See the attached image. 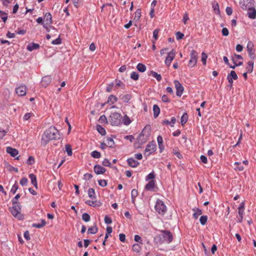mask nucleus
<instances>
[{"label":"nucleus","instance_id":"36","mask_svg":"<svg viewBox=\"0 0 256 256\" xmlns=\"http://www.w3.org/2000/svg\"><path fill=\"white\" fill-rule=\"evenodd\" d=\"M132 121L130 118L127 116L125 115L122 119V123L128 126L131 123Z\"/></svg>","mask_w":256,"mask_h":256},{"label":"nucleus","instance_id":"3","mask_svg":"<svg viewBox=\"0 0 256 256\" xmlns=\"http://www.w3.org/2000/svg\"><path fill=\"white\" fill-rule=\"evenodd\" d=\"M12 206L10 208V212L13 216L18 218L19 219L22 218V216L20 214L21 206L17 201L12 200Z\"/></svg>","mask_w":256,"mask_h":256},{"label":"nucleus","instance_id":"23","mask_svg":"<svg viewBox=\"0 0 256 256\" xmlns=\"http://www.w3.org/2000/svg\"><path fill=\"white\" fill-rule=\"evenodd\" d=\"M160 108L159 106L157 104H154L153 106V112H154V118H156L160 113Z\"/></svg>","mask_w":256,"mask_h":256},{"label":"nucleus","instance_id":"50","mask_svg":"<svg viewBox=\"0 0 256 256\" xmlns=\"http://www.w3.org/2000/svg\"><path fill=\"white\" fill-rule=\"evenodd\" d=\"M130 78L134 80H137L139 78V74L136 72H133L130 74Z\"/></svg>","mask_w":256,"mask_h":256},{"label":"nucleus","instance_id":"25","mask_svg":"<svg viewBox=\"0 0 256 256\" xmlns=\"http://www.w3.org/2000/svg\"><path fill=\"white\" fill-rule=\"evenodd\" d=\"M29 178L30 179L32 184L37 188L38 184L36 176L34 174H31L29 175Z\"/></svg>","mask_w":256,"mask_h":256},{"label":"nucleus","instance_id":"61","mask_svg":"<svg viewBox=\"0 0 256 256\" xmlns=\"http://www.w3.org/2000/svg\"><path fill=\"white\" fill-rule=\"evenodd\" d=\"M159 30V29L156 28L153 32V37L155 40H157L158 39V34Z\"/></svg>","mask_w":256,"mask_h":256},{"label":"nucleus","instance_id":"45","mask_svg":"<svg viewBox=\"0 0 256 256\" xmlns=\"http://www.w3.org/2000/svg\"><path fill=\"white\" fill-rule=\"evenodd\" d=\"M208 216H200V223L202 225L204 226L206 224V222L208 220Z\"/></svg>","mask_w":256,"mask_h":256},{"label":"nucleus","instance_id":"52","mask_svg":"<svg viewBox=\"0 0 256 256\" xmlns=\"http://www.w3.org/2000/svg\"><path fill=\"white\" fill-rule=\"evenodd\" d=\"M172 152L179 159H180L182 158V154H180V152L178 151V150L174 148L173 149Z\"/></svg>","mask_w":256,"mask_h":256},{"label":"nucleus","instance_id":"10","mask_svg":"<svg viewBox=\"0 0 256 256\" xmlns=\"http://www.w3.org/2000/svg\"><path fill=\"white\" fill-rule=\"evenodd\" d=\"M174 84L176 88V94L178 96H181L182 95L184 88L182 84L178 80H174Z\"/></svg>","mask_w":256,"mask_h":256},{"label":"nucleus","instance_id":"59","mask_svg":"<svg viewBox=\"0 0 256 256\" xmlns=\"http://www.w3.org/2000/svg\"><path fill=\"white\" fill-rule=\"evenodd\" d=\"M138 191L136 189H133L131 192V198H136L138 196Z\"/></svg>","mask_w":256,"mask_h":256},{"label":"nucleus","instance_id":"47","mask_svg":"<svg viewBox=\"0 0 256 256\" xmlns=\"http://www.w3.org/2000/svg\"><path fill=\"white\" fill-rule=\"evenodd\" d=\"M227 76L230 77L232 79L236 80L238 79V77L236 72L234 70H232L230 74H228Z\"/></svg>","mask_w":256,"mask_h":256},{"label":"nucleus","instance_id":"37","mask_svg":"<svg viewBox=\"0 0 256 256\" xmlns=\"http://www.w3.org/2000/svg\"><path fill=\"white\" fill-rule=\"evenodd\" d=\"M150 74L154 77V78H155L156 80L158 81V82H160L162 78V76H160V74H158L157 72H154V71H151L150 72Z\"/></svg>","mask_w":256,"mask_h":256},{"label":"nucleus","instance_id":"55","mask_svg":"<svg viewBox=\"0 0 256 256\" xmlns=\"http://www.w3.org/2000/svg\"><path fill=\"white\" fill-rule=\"evenodd\" d=\"M207 58H208L207 54L204 52H202V64L204 65L206 64V60Z\"/></svg>","mask_w":256,"mask_h":256},{"label":"nucleus","instance_id":"9","mask_svg":"<svg viewBox=\"0 0 256 256\" xmlns=\"http://www.w3.org/2000/svg\"><path fill=\"white\" fill-rule=\"evenodd\" d=\"M176 56V50H172L170 52L168 53L167 56L164 62L166 66H170L174 58Z\"/></svg>","mask_w":256,"mask_h":256},{"label":"nucleus","instance_id":"58","mask_svg":"<svg viewBox=\"0 0 256 256\" xmlns=\"http://www.w3.org/2000/svg\"><path fill=\"white\" fill-rule=\"evenodd\" d=\"M102 164L104 166L110 167L111 166V164L110 161L107 158H104L102 162Z\"/></svg>","mask_w":256,"mask_h":256},{"label":"nucleus","instance_id":"27","mask_svg":"<svg viewBox=\"0 0 256 256\" xmlns=\"http://www.w3.org/2000/svg\"><path fill=\"white\" fill-rule=\"evenodd\" d=\"M98 230L96 225L95 224L94 226L89 228L88 230V234H95L97 232Z\"/></svg>","mask_w":256,"mask_h":256},{"label":"nucleus","instance_id":"33","mask_svg":"<svg viewBox=\"0 0 256 256\" xmlns=\"http://www.w3.org/2000/svg\"><path fill=\"white\" fill-rule=\"evenodd\" d=\"M36 22L38 24H42L43 25V26L46 28V29H48V23H45L44 22V20L42 18V17H38L36 20Z\"/></svg>","mask_w":256,"mask_h":256},{"label":"nucleus","instance_id":"44","mask_svg":"<svg viewBox=\"0 0 256 256\" xmlns=\"http://www.w3.org/2000/svg\"><path fill=\"white\" fill-rule=\"evenodd\" d=\"M90 154L92 158H100V156H101V154H100V152H99L97 150H94V151L92 152H91Z\"/></svg>","mask_w":256,"mask_h":256},{"label":"nucleus","instance_id":"11","mask_svg":"<svg viewBox=\"0 0 256 256\" xmlns=\"http://www.w3.org/2000/svg\"><path fill=\"white\" fill-rule=\"evenodd\" d=\"M253 47H254L253 44L251 42H249L248 43L246 48H247L248 56L252 60H254L256 58L255 54H254V50H253Z\"/></svg>","mask_w":256,"mask_h":256},{"label":"nucleus","instance_id":"32","mask_svg":"<svg viewBox=\"0 0 256 256\" xmlns=\"http://www.w3.org/2000/svg\"><path fill=\"white\" fill-rule=\"evenodd\" d=\"M132 96L130 94H126L120 98V99L122 100V102L124 103L128 102L129 100L131 99Z\"/></svg>","mask_w":256,"mask_h":256},{"label":"nucleus","instance_id":"29","mask_svg":"<svg viewBox=\"0 0 256 256\" xmlns=\"http://www.w3.org/2000/svg\"><path fill=\"white\" fill-rule=\"evenodd\" d=\"M244 210L238 209V214L239 216L238 218L237 222H241L242 221L244 214Z\"/></svg>","mask_w":256,"mask_h":256},{"label":"nucleus","instance_id":"60","mask_svg":"<svg viewBox=\"0 0 256 256\" xmlns=\"http://www.w3.org/2000/svg\"><path fill=\"white\" fill-rule=\"evenodd\" d=\"M176 36L178 40H180L183 38L184 34L180 32H178L176 34Z\"/></svg>","mask_w":256,"mask_h":256},{"label":"nucleus","instance_id":"63","mask_svg":"<svg viewBox=\"0 0 256 256\" xmlns=\"http://www.w3.org/2000/svg\"><path fill=\"white\" fill-rule=\"evenodd\" d=\"M28 180L26 178H22L20 180V184L22 186H26L28 184Z\"/></svg>","mask_w":256,"mask_h":256},{"label":"nucleus","instance_id":"56","mask_svg":"<svg viewBox=\"0 0 256 256\" xmlns=\"http://www.w3.org/2000/svg\"><path fill=\"white\" fill-rule=\"evenodd\" d=\"M18 184H16V182L12 186L11 190H10V192H12L13 194H15L17 190H18Z\"/></svg>","mask_w":256,"mask_h":256},{"label":"nucleus","instance_id":"12","mask_svg":"<svg viewBox=\"0 0 256 256\" xmlns=\"http://www.w3.org/2000/svg\"><path fill=\"white\" fill-rule=\"evenodd\" d=\"M16 92L20 96H22L26 94V88L25 86H20L16 88Z\"/></svg>","mask_w":256,"mask_h":256},{"label":"nucleus","instance_id":"20","mask_svg":"<svg viewBox=\"0 0 256 256\" xmlns=\"http://www.w3.org/2000/svg\"><path fill=\"white\" fill-rule=\"evenodd\" d=\"M117 101V97L113 94H111L108 97L106 103L112 104L116 103Z\"/></svg>","mask_w":256,"mask_h":256},{"label":"nucleus","instance_id":"38","mask_svg":"<svg viewBox=\"0 0 256 256\" xmlns=\"http://www.w3.org/2000/svg\"><path fill=\"white\" fill-rule=\"evenodd\" d=\"M212 8L214 10L217 14L220 13L219 4L216 2H214L212 4Z\"/></svg>","mask_w":256,"mask_h":256},{"label":"nucleus","instance_id":"41","mask_svg":"<svg viewBox=\"0 0 256 256\" xmlns=\"http://www.w3.org/2000/svg\"><path fill=\"white\" fill-rule=\"evenodd\" d=\"M107 142L108 146L110 148H113L114 145V142L112 138L108 137L107 138Z\"/></svg>","mask_w":256,"mask_h":256},{"label":"nucleus","instance_id":"35","mask_svg":"<svg viewBox=\"0 0 256 256\" xmlns=\"http://www.w3.org/2000/svg\"><path fill=\"white\" fill-rule=\"evenodd\" d=\"M243 58L242 56L236 54H234V56H232V60L233 63H238L237 62L238 60H242Z\"/></svg>","mask_w":256,"mask_h":256},{"label":"nucleus","instance_id":"22","mask_svg":"<svg viewBox=\"0 0 256 256\" xmlns=\"http://www.w3.org/2000/svg\"><path fill=\"white\" fill-rule=\"evenodd\" d=\"M192 210L194 212L193 214V217L195 219H197L199 216L201 215L202 213V210L198 208H194Z\"/></svg>","mask_w":256,"mask_h":256},{"label":"nucleus","instance_id":"5","mask_svg":"<svg viewBox=\"0 0 256 256\" xmlns=\"http://www.w3.org/2000/svg\"><path fill=\"white\" fill-rule=\"evenodd\" d=\"M156 211L160 215H164L166 211L167 208L164 202L158 199L156 200V205L154 206Z\"/></svg>","mask_w":256,"mask_h":256},{"label":"nucleus","instance_id":"64","mask_svg":"<svg viewBox=\"0 0 256 256\" xmlns=\"http://www.w3.org/2000/svg\"><path fill=\"white\" fill-rule=\"evenodd\" d=\"M104 220L106 224H110L112 222V218L108 216H105Z\"/></svg>","mask_w":256,"mask_h":256},{"label":"nucleus","instance_id":"26","mask_svg":"<svg viewBox=\"0 0 256 256\" xmlns=\"http://www.w3.org/2000/svg\"><path fill=\"white\" fill-rule=\"evenodd\" d=\"M88 196L92 200L96 199V195L94 188H90L88 190Z\"/></svg>","mask_w":256,"mask_h":256},{"label":"nucleus","instance_id":"40","mask_svg":"<svg viewBox=\"0 0 256 256\" xmlns=\"http://www.w3.org/2000/svg\"><path fill=\"white\" fill-rule=\"evenodd\" d=\"M0 17L4 22L8 20V14L0 10Z\"/></svg>","mask_w":256,"mask_h":256},{"label":"nucleus","instance_id":"49","mask_svg":"<svg viewBox=\"0 0 256 256\" xmlns=\"http://www.w3.org/2000/svg\"><path fill=\"white\" fill-rule=\"evenodd\" d=\"M82 219L84 221L86 222H88L90 220V217L88 214L85 212L82 214Z\"/></svg>","mask_w":256,"mask_h":256},{"label":"nucleus","instance_id":"48","mask_svg":"<svg viewBox=\"0 0 256 256\" xmlns=\"http://www.w3.org/2000/svg\"><path fill=\"white\" fill-rule=\"evenodd\" d=\"M41 84L44 88H46L48 86V80L46 76H44L42 78Z\"/></svg>","mask_w":256,"mask_h":256},{"label":"nucleus","instance_id":"24","mask_svg":"<svg viewBox=\"0 0 256 256\" xmlns=\"http://www.w3.org/2000/svg\"><path fill=\"white\" fill-rule=\"evenodd\" d=\"M254 62L253 60H250L248 63V66L246 68L247 70V72L251 73L252 72L254 68Z\"/></svg>","mask_w":256,"mask_h":256},{"label":"nucleus","instance_id":"34","mask_svg":"<svg viewBox=\"0 0 256 256\" xmlns=\"http://www.w3.org/2000/svg\"><path fill=\"white\" fill-rule=\"evenodd\" d=\"M136 68L139 72H143L146 70V66L142 63H139L136 66Z\"/></svg>","mask_w":256,"mask_h":256},{"label":"nucleus","instance_id":"18","mask_svg":"<svg viewBox=\"0 0 256 256\" xmlns=\"http://www.w3.org/2000/svg\"><path fill=\"white\" fill-rule=\"evenodd\" d=\"M148 134H144V130H143L142 132L139 134L138 138V142H141L142 144L144 143L148 140Z\"/></svg>","mask_w":256,"mask_h":256},{"label":"nucleus","instance_id":"53","mask_svg":"<svg viewBox=\"0 0 256 256\" xmlns=\"http://www.w3.org/2000/svg\"><path fill=\"white\" fill-rule=\"evenodd\" d=\"M34 162H35V160H34V157L32 156H29V158H28V159L26 161V164H28L31 165V164H34Z\"/></svg>","mask_w":256,"mask_h":256},{"label":"nucleus","instance_id":"39","mask_svg":"<svg viewBox=\"0 0 256 256\" xmlns=\"http://www.w3.org/2000/svg\"><path fill=\"white\" fill-rule=\"evenodd\" d=\"M156 174L154 172H152L146 176L145 180L146 181H148L149 180H154Z\"/></svg>","mask_w":256,"mask_h":256},{"label":"nucleus","instance_id":"21","mask_svg":"<svg viewBox=\"0 0 256 256\" xmlns=\"http://www.w3.org/2000/svg\"><path fill=\"white\" fill-rule=\"evenodd\" d=\"M40 47V46L38 44L32 42L30 44H29L27 46V49L30 52H32V50H34L38 49Z\"/></svg>","mask_w":256,"mask_h":256},{"label":"nucleus","instance_id":"46","mask_svg":"<svg viewBox=\"0 0 256 256\" xmlns=\"http://www.w3.org/2000/svg\"><path fill=\"white\" fill-rule=\"evenodd\" d=\"M98 122L101 124H107L108 123L107 118L104 115H102L100 116Z\"/></svg>","mask_w":256,"mask_h":256},{"label":"nucleus","instance_id":"43","mask_svg":"<svg viewBox=\"0 0 256 256\" xmlns=\"http://www.w3.org/2000/svg\"><path fill=\"white\" fill-rule=\"evenodd\" d=\"M65 146H66V150L67 152L68 155V156H71L72 154V146L69 144H67Z\"/></svg>","mask_w":256,"mask_h":256},{"label":"nucleus","instance_id":"8","mask_svg":"<svg viewBox=\"0 0 256 256\" xmlns=\"http://www.w3.org/2000/svg\"><path fill=\"white\" fill-rule=\"evenodd\" d=\"M156 150V145L154 141L150 142L146 146L144 152V154L150 156Z\"/></svg>","mask_w":256,"mask_h":256},{"label":"nucleus","instance_id":"51","mask_svg":"<svg viewBox=\"0 0 256 256\" xmlns=\"http://www.w3.org/2000/svg\"><path fill=\"white\" fill-rule=\"evenodd\" d=\"M98 184L102 187H105L107 186V181L105 180H98Z\"/></svg>","mask_w":256,"mask_h":256},{"label":"nucleus","instance_id":"62","mask_svg":"<svg viewBox=\"0 0 256 256\" xmlns=\"http://www.w3.org/2000/svg\"><path fill=\"white\" fill-rule=\"evenodd\" d=\"M6 168L7 169L9 170V171H12V170H14L16 172H18V168H14L10 164L6 166Z\"/></svg>","mask_w":256,"mask_h":256},{"label":"nucleus","instance_id":"42","mask_svg":"<svg viewBox=\"0 0 256 256\" xmlns=\"http://www.w3.org/2000/svg\"><path fill=\"white\" fill-rule=\"evenodd\" d=\"M46 224V222L44 220H42L40 223H34L32 224V226L36 228H41L44 226Z\"/></svg>","mask_w":256,"mask_h":256},{"label":"nucleus","instance_id":"7","mask_svg":"<svg viewBox=\"0 0 256 256\" xmlns=\"http://www.w3.org/2000/svg\"><path fill=\"white\" fill-rule=\"evenodd\" d=\"M198 53L196 51L192 50L190 53V60L188 61V66L193 68L197 63Z\"/></svg>","mask_w":256,"mask_h":256},{"label":"nucleus","instance_id":"30","mask_svg":"<svg viewBox=\"0 0 256 256\" xmlns=\"http://www.w3.org/2000/svg\"><path fill=\"white\" fill-rule=\"evenodd\" d=\"M96 128L98 132L102 136H104L106 134V131L105 129L102 127L100 125L97 124Z\"/></svg>","mask_w":256,"mask_h":256},{"label":"nucleus","instance_id":"6","mask_svg":"<svg viewBox=\"0 0 256 256\" xmlns=\"http://www.w3.org/2000/svg\"><path fill=\"white\" fill-rule=\"evenodd\" d=\"M60 138V134L54 126H52L49 128V140H59Z\"/></svg>","mask_w":256,"mask_h":256},{"label":"nucleus","instance_id":"57","mask_svg":"<svg viewBox=\"0 0 256 256\" xmlns=\"http://www.w3.org/2000/svg\"><path fill=\"white\" fill-rule=\"evenodd\" d=\"M62 42V40L60 38V36L54 40H52L51 42L52 44H60Z\"/></svg>","mask_w":256,"mask_h":256},{"label":"nucleus","instance_id":"31","mask_svg":"<svg viewBox=\"0 0 256 256\" xmlns=\"http://www.w3.org/2000/svg\"><path fill=\"white\" fill-rule=\"evenodd\" d=\"M234 165L236 166L234 170H236L242 171L244 170V167L240 162H235Z\"/></svg>","mask_w":256,"mask_h":256},{"label":"nucleus","instance_id":"1","mask_svg":"<svg viewBox=\"0 0 256 256\" xmlns=\"http://www.w3.org/2000/svg\"><path fill=\"white\" fill-rule=\"evenodd\" d=\"M240 6L244 10L248 11V17L252 20L256 18V9L254 0H240Z\"/></svg>","mask_w":256,"mask_h":256},{"label":"nucleus","instance_id":"19","mask_svg":"<svg viewBox=\"0 0 256 256\" xmlns=\"http://www.w3.org/2000/svg\"><path fill=\"white\" fill-rule=\"evenodd\" d=\"M6 151L12 157H14L18 154V151L12 147H7Z\"/></svg>","mask_w":256,"mask_h":256},{"label":"nucleus","instance_id":"16","mask_svg":"<svg viewBox=\"0 0 256 256\" xmlns=\"http://www.w3.org/2000/svg\"><path fill=\"white\" fill-rule=\"evenodd\" d=\"M157 141L158 143V148L160 150V152L162 153L164 149V146L163 142V138L162 136L159 135L158 136Z\"/></svg>","mask_w":256,"mask_h":256},{"label":"nucleus","instance_id":"14","mask_svg":"<svg viewBox=\"0 0 256 256\" xmlns=\"http://www.w3.org/2000/svg\"><path fill=\"white\" fill-rule=\"evenodd\" d=\"M85 204L87 205L94 207V208H98L101 206L102 202L100 201H98L96 200H88L85 202Z\"/></svg>","mask_w":256,"mask_h":256},{"label":"nucleus","instance_id":"28","mask_svg":"<svg viewBox=\"0 0 256 256\" xmlns=\"http://www.w3.org/2000/svg\"><path fill=\"white\" fill-rule=\"evenodd\" d=\"M188 120V114L186 112H184L181 117L180 119V123L183 126L187 122Z\"/></svg>","mask_w":256,"mask_h":256},{"label":"nucleus","instance_id":"15","mask_svg":"<svg viewBox=\"0 0 256 256\" xmlns=\"http://www.w3.org/2000/svg\"><path fill=\"white\" fill-rule=\"evenodd\" d=\"M126 162L128 165L132 168H136L140 164V162L133 158H128Z\"/></svg>","mask_w":256,"mask_h":256},{"label":"nucleus","instance_id":"17","mask_svg":"<svg viewBox=\"0 0 256 256\" xmlns=\"http://www.w3.org/2000/svg\"><path fill=\"white\" fill-rule=\"evenodd\" d=\"M156 186V180H150L146 184L144 189L146 190L152 191Z\"/></svg>","mask_w":256,"mask_h":256},{"label":"nucleus","instance_id":"13","mask_svg":"<svg viewBox=\"0 0 256 256\" xmlns=\"http://www.w3.org/2000/svg\"><path fill=\"white\" fill-rule=\"evenodd\" d=\"M94 172L96 174H104L106 172V169L100 164H96L94 167Z\"/></svg>","mask_w":256,"mask_h":256},{"label":"nucleus","instance_id":"54","mask_svg":"<svg viewBox=\"0 0 256 256\" xmlns=\"http://www.w3.org/2000/svg\"><path fill=\"white\" fill-rule=\"evenodd\" d=\"M132 248L134 251L138 252H140V246L139 244H133Z\"/></svg>","mask_w":256,"mask_h":256},{"label":"nucleus","instance_id":"2","mask_svg":"<svg viewBox=\"0 0 256 256\" xmlns=\"http://www.w3.org/2000/svg\"><path fill=\"white\" fill-rule=\"evenodd\" d=\"M161 234L157 236L160 238L159 242L160 243L166 242L170 243L173 240V236L172 233L168 230H162L160 231Z\"/></svg>","mask_w":256,"mask_h":256},{"label":"nucleus","instance_id":"4","mask_svg":"<svg viewBox=\"0 0 256 256\" xmlns=\"http://www.w3.org/2000/svg\"><path fill=\"white\" fill-rule=\"evenodd\" d=\"M109 120L112 126H118L122 123V116L116 112L112 113L110 116Z\"/></svg>","mask_w":256,"mask_h":256}]
</instances>
